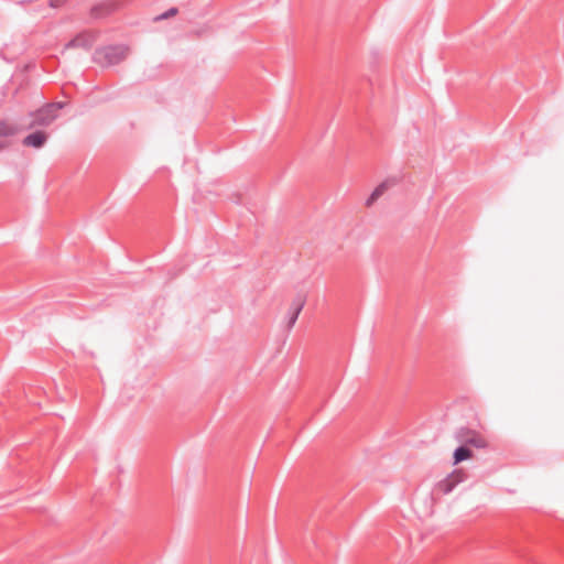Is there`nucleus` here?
I'll list each match as a JSON object with an SVG mask.
<instances>
[{"label": "nucleus", "mask_w": 564, "mask_h": 564, "mask_svg": "<svg viewBox=\"0 0 564 564\" xmlns=\"http://www.w3.org/2000/svg\"><path fill=\"white\" fill-rule=\"evenodd\" d=\"M129 55V50L124 46H109L96 52L95 59L101 67L118 65Z\"/></svg>", "instance_id": "nucleus-1"}, {"label": "nucleus", "mask_w": 564, "mask_h": 564, "mask_svg": "<svg viewBox=\"0 0 564 564\" xmlns=\"http://www.w3.org/2000/svg\"><path fill=\"white\" fill-rule=\"evenodd\" d=\"M62 107L63 105L61 102H52L32 112V120L28 128L32 129L35 127H48L57 118V111Z\"/></svg>", "instance_id": "nucleus-2"}, {"label": "nucleus", "mask_w": 564, "mask_h": 564, "mask_svg": "<svg viewBox=\"0 0 564 564\" xmlns=\"http://www.w3.org/2000/svg\"><path fill=\"white\" fill-rule=\"evenodd\" d=\"M467 478L466 473L458 468L453 470L444 479L435 484L433 495H448L451 494L460 482Z\"/></svg>", "instance_id": "nucleus-3"}, {"label": "nucleus", "mask_w": 564, "mask_h": 564, "mask_svg": "<svg viewBox=\"0 0 564 564\" xmlns=\"http://www.w3.org/2000/svg\"><path fill=\"white\" fill-rule=\"evenodd\" d=\"M456 440L467 447L473 446L476 448H485L487 446L485 437L478 432L469 429H460L456 433Z\"/></svg>", "instance_id": "nucleus-4"}, {"label": "nucleus", "mask_w": 564, "mask_h": 564, "mask_svg": "<svg viewBox=\"0 0 564 564\" xmlns=\"http://www.w3.org/2000/svg\"><path fill=\"white\" fill-rule=\"evenodd\" d=\"M48 139V134L45 131L36 130L28 134L23 140L22 144L29 148L41 149L44 147Z\"/></svg>", "instance_id": "nucleus-5"}, {"label": "nucleus", "mask_w": 564, "mask_h": 564, "mask_svg": "<svg viewBox=\"0 0 564 564\" xmlns=\"http://www.w3.org/2000/svg\"><path fill=\"white\" fill-rule=\"evenodd\" d=\"M305 300L299 296L294 300L291 310L288 315V328L291 329L297 321V317L304 306Z\"/></svg>", "instance_id": "nucleus-6"}, {"label": "nucleus", "mask_w": 564, "mask_h": 564, "mask_svg": "<svg viewBox=\"0 0 564 564\" xmlns=\"http://www.w3.org/2000/svg\"><path fill=\"white\" fill-rule=\"evenodd\" d=\"M394 184V181H390V180H387V181H383L382 183H380L375 189L373 192L371 193V195L369 196V198L367 199L366 202V205L367 206H370L372 205L381 195H383V193Z\"/></svg>", "instance_id": "nucleus-7"}, {"label": "nucleus", "mask_w": 564, "mask_h": 564, "mask_svg": "<svg viewBox=\"0 0 564 564\" xmlns=\"http://www.w3.org/2000/svg\"><path fill=\"white\" fill-rule=\"evenodd\" d=\"M471 455H473L471 449L463 444L462 446L457 447L454 451V455H453L454 462H453V464L457 465V464H459V463L470 458Z\"/></svg>", "instance_id": "nucleus-8"}, {"label": "nucleus", "mask_w": 564, "mask_h": 564, "mask_svg": "<svg viewBox=\"0 0 564 564\" xmlns=\"http://www.w3.org/2000/svg\"><path fill=\"white\" fill-rule=\"evenodd\" d=\"M18 132V127L8 120H0V138L12 137Z\"/></svg>", "instance_id": "nucleus-9"}, {"label": "nucleus", "mask_w": 564, "mask_h": 564, "mask_svg": "<svg viewBox=\"0 0 564 564\" xmlns=\"http://www.w3.org/2000/svg\"><path fill=\"white\" fill-rule=\"evenodd\" d=\"M177 12H178V10L176 8H171L167 11H165L164 13L158 15L154 20L161 21V20L170 19V18L175 17L177 14Z\"/></svg>", "instance_id": "nucleus-10"}, {"label": "nucleus", "mask_w": 564, "mask_h": 564, "mask_svg": "<svg viewBox=\"0 0 564 564\" xmlns=\"http://www.w3.org/2000/svg\"><path fill=\"white\" fill-rule=\"evenodd\" d=\"M85 43H86V41H85V36H83V35H80V36L76 37V39L72 42V44H73V45H84Z\"/></svg>", "instance_id": "nucleus-11"}, {"label": "nucleus", "mask_w": 564, "mask_h": 564, "mask_svg": "<svg viewBox=\"0 0 564 564\" xmlns=\"http://www.w3.org/2000/svg\"><path fill=\"white\" fill-rule=\"evenodd\" d=\"M65 0H51L50 1V6L53 7V8H58L59 6L63 4Z\"/></svg>", "instance_id": "nucleus-12"}, {"label": "nucleus", "mask_w": 564, "mask_h": 564, "mask_svg": "<svg viewBox=\"0 0 564 564\" xmlns=\"http://www.w3.org/2000/svg\"><path fill=\"white\" fill-rule=\"evenodd\" d=\"M6 144L3 142H0V150L4 149Z\"/></svg>", "instance_id": "nucleus-13"}]
</instances>
